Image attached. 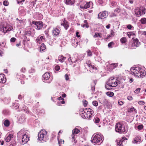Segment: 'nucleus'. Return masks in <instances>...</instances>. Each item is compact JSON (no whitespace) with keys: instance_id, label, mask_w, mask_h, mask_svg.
Masks as SVG:
<instances>
[{"instance_id":"f257e3e1","label":"nucleus","mask_w":146,"mask_h":146,"mask_svg":"<svg viewBox=\"0 0 146 146\" xmlns=\"http://www.w3.org/2000/svg\"><path fill=\"white\" fill-rule=\"evenodd\" d=\"M131 74L138 78H143L146 74L144 68L133 67L131 69Z\"/></svg>"},{"instance_id":"f03ea898","label":"nucleus","mask_w":146,"mask_h":146,"mask_svg":"<svg viewBox=\"0 0 146 146\" xmlns=\"http://www.w3.org/2000/svg\"><path fill=\"white\" fill-rule=\"evenodd\" d=\"M80 111L82 112L80 113L81 117L82 118L88 119L92 117V115L94 113L93 110L90 108L80 109Z\"/></svg>"},{"instance_id":"7ed1b4c3","label":"nucleus","mask_w":146,"mask_h":146,"mask_svg":"<svg viewBox=\"0 0 146 146\" xmlns=\"http://www.w3.org/2000/svg\"><path fill=\"white\" fill-rule=\"evenodd\" d=\"M38 137L40 141L43 140L46 141L48 139L47 131L44 129L41 130L38 134Z\"/></svg>"},{"instance_id":"20e7f679","label":"nucleus","mask_w":146,"mask_h":146,"mask_svg":"<svg viewBox=\"0 0 146 146\" xmlns=\"http://www.w3.org/2000/svg\"><path fill=\"white\" fill-rule=\"evenodd\" d=\"M103 135L99 134H94L92 137L91 141L93 143H98L102 142Z\"/></svg>"},{"instance_id":"39448f33","label":"nucleus","mask_w":146,"mask_h":146,"mask_svg":"<svg viewBox=\"0 0 146 146\" xmlns=\"http://www.w3.org/2000/svg\"><path fill=\"white\" fill-rule=\"evenodd\" d=\"M115 130L117 132L120 133H123L125 131L124 125L119 123L116 124Z\"/></svg>"},{"instance_id":"423d86ee","label":"nucleus","mask_w":146,"mask_h":146,"mask_svg":"<svg viewBox=\"0 0 146 146\" xmlns=\"http://www.w3.org/2000/svg\"><path fill=\"white\" fill-rule=\"evenodd\" d=\"M79 127L77 126L75 129L72 130V142H74V143H76V141L75 140L76 138V135L80 132Z\"/></svg>"},{"instance_id":"0eeeda50","label":"nucleus","mask_w":146,"mask_h":146,"mask_svg":"<svg viewBox=\"0 0 146 146\" xmlns=\"http://www.w3.org/2000/svg\"><path fill=\"white\" fill-rule=\"evenodd\" d=\"M145 8L143 7L137 8L135 10V14L137 17H139L145 13Z\"/></svg>"},{"instance_id":"6e6552de","label":"nucleus","mask_w":146,"mask_h":146,"mask_svg":"<svg viewBox=\"0 0 146 146\" xmlns=\"http://www.w3.org/2000/svg\"><path fill=\"white\" fill-rule=\"evenodd\" d=\"M49 79L47 82L48 83H50L52 81V78L50 77V73L48 72H46L42 76V80L44 82H45L46 81Z\"/></svg>"},{"instance_id":"1a4fd4ad","label":"nucleus","mask_w":146,"mask_h":146,"mask_svg":"<svg viewBox=\"0 0 146 146\" xmlns=\"http://www.w3.org/2000/svg\"><path fill=\"white\" fill-rule=\"evenodd\" d=\"M109 83L111 85V86L113 87L116 86L119 82L118 80H117L114 78L111 77L108 80Z\"/></svg>"},{"instance_id":"9d476101","label":"nucleus","mask_w":146,"mask_h":146,"mask_svg":"<svg viewBox=\"0 0 146 146\" xmlns=\"http://www.w3.org/2000/svg\"><path fill=\"white\" fill-rule=\"evenodd\" d=\"M127 139L125 137H124L121 139H118L116 141L117 146H123L125 144V140H126Z\"/></svg>"},{"instance_id":"9b49d317","label":"nucleus","mask_w":146,"mask_h":146,"mask_svg":"<svg viewBox=\"0 0 146 146\" xmlns=\"http://www.w3.org/2000/svg\"><path fill=\"white\" fill-rule=\"evenodd\" d=\"M32 23L36 26L37 30H40L43 27V23L41 21H33Z\"/></svg>"},{"instance_id":"f8f14e48","label":"nucleus","mask_w":146,"mask_h":146,"mask_svg":"<svg viewBox=\"0 0 146 146\" xmlns=\"http://www.w3.org/2000/svg\"><path fill=\"white\" fill-rule=\"evenodd\" d=\"M11 27L9 25L7 26H2L0 27V31L4 33H6L8 31L11 30Z\"/></svg>"},{"instance_id":"ddd939ff","label":"nucleus","mask_w":146,"mask_h":146,"mask_svg":"<svg viewBox=\"0 0 146 146\" xmlns=\"http://www.w3.org/2000/svg\"><path fill=\"white\" fill-rule=\"evenodd\" d=\"M140 44V43L137 38H134L133 40V43L131 45V48H135L138 47Z\"/></svg>"},{"instance_id":"4468645a","label":"nucleus","mask_w":146,"mask_h":146,"mask_svg":"<svg viewBox=\"0 0 146 146\" xmlns=\"http://www.w3.org/2000/svg\"><path fill=\"white\" fill-rule=\"evenodd\" d=\"M108 12L106 11H103L100 13L98 14V18L101 19H104L106 18L108 16Z\"/></svg>"},{"instance_id":"2eb2a0df","label":"nucleus","mask_w":146,"mask_h":146,"mask_svg":"<svg viewBox=\"0 0 146 146\" xmlns=\"http://www.w3.org/2000/svg\"><path fill=\"white\" fill-rule=\"evenodd\" d=\"M29 140V138L27 135L26 134L24 135H23L22 142L21 143L23 145H24L27 143Z\"/></svg>"},{"instance_id":"dca6fc26","label":"nucleus","mask_w":146,"mask_h":146,"mask_svg":"<svg viewBox=\"0 0 146 146\" xmlns=\"http://www.w3.org/2000/svg\"><path fill=\"white\" fill-rule=\"evenodd\" d=\"M92 4V3L91 2H86L84 5H80V8L81 9H86L89 8L90 7V5H91Z\"/></svg>"},{"instance_id":"f3484780","label":"nucleus","mask_w":146,"mask_h":146,"mask_svg":"<svg viewBox=\"0 0 146 146\" xmlns=\"http://www.w3.org/2000/svg\"><path fill=\"white\" fill-rule=\"evenodd\" d=\"M85 66L86 67L87 66L90 69H95L96 68L95 67L94 65L92 64L91 62L89 61H86V65H85Z\"/></svg>"},{"instance_id":"a211bd4d","label":"nucleus","mask_w":146,"mask_h":146,"mask_svg":"<svg viewBox=\"0 0 146 146\" xmlns=\"http://www.w3.org/2000/svg\"><path fill=\"white\" fill-rule=\"evenodd\" d=\"M44 40V37L42 36H39L36 39V42L40 44Z\"/></svg>"},{"instance_id":"6ab92c4d","label":"nucleus","mask_w":146,"mask_h":146,"mask_svg":"<svg viewBox=\"0 0 146 146\" xmlns=\"http://www.w3.org/2000/svg\"><path fill=\"white\" fill-rule=\"evenodd\" d=\"M6 82V79L5 75L1 74H0V83H5Z\"/></svg>"},{"instance_id":"aec40b11","label":"nucleus","mask_w":146,"mask_h":146,"mask_svg":"<svg viewBox=\"0 0 146 146\" xmlns=\"http://www.w3.org/2000/svg\"><path fill=\"white\" fill-rule=\"evenodd\" d=\"M25 115H22L19 118L18 121V122L19 123H23L25 120Z\"/></svg>"},{"instance_id":"412c9836","label":"nucleus","mask_w":146,"mask_h":146,"mask_svg":"<svg viewBox=\"0 0 146 146\" xmlns=\"http://www.w3.org/2000/svg\"><path fill=\"white\" fill-rule=\"evenodd\" d=\"M60 31L58 29H55L52 31L53 35L54 36H57L60 33Z\"/></svg>"},{"instance_id":"4be33fe9","label":"nucleus","mask_w":146,"mask_h":146,"mask_svg":"<svg viewBox=\"0 0 146 146\" xmlns=\"http://www.w3.org/2000/svg\"><path fill=\"white\" fill-rule=\"evenodd\" d=\"M61 25L63 26L66 30L67 29L69 26L68 22L66 21H64Z\"/></svg>"},{"instance_id":"5701e85b","label":"nucleus","mask_w":146,"mask_h":146,"mask_svg":"<svg viewBox=\"0 0 146 146\" xmlns=\"http://www.w3.org/2000/svg\"><path fill=\"white\" fill-rule=\"evenodd\" d=\"M141 139V138L140 137H135L133 141V143H137L138 142H139Z\"/></svg>"},{"instance_id":"b1692460","label":"nucleus","mask_w":146,"mask_h":146,"mask_svg":"<svg viewBox=\"0 0 146 146\" xmlns=\"http://www.w3.org/2000/svg\"><path fill=\"white\" fill-rule=\"evenodd\" d=\"M66 57H64L62 55H61L58 57V60L60 62H63L66 60Z\"/></svg>"},{"instance_id":"393cba45","label":"nucleus","mask_w":146,"mask_h":146,"mask_svg":"<svg viewBox=\"0 0 146 146\" xmlns=\"http://www.w3.org/2000/svg\"><path fill=\"white\" fill-rule=\"evenodd\" d=\"M110 84L109 83V82L108 81L105 85V88L107 90H109L112 89V88L113 87V86H111Z\"/></svg>"},{"instance_id":"a878e982","label":"nucleus","mask_w":146,"mask_h":146,"mask_svg":"<svg viewBox=\"0 0 146 146\" xmlns=\"http://www.w3.org/2000/svg\"><path fill=\"white\" fill-rule=\"evenodd\" d=\"M75 0H66V4L72 5L74 3Z\"/></svg>"},{"instance_id":"bb28decb","label":"nucleus","mask_w":146,"mask_h":146,"mask_svg":"<svg viewBox=\"0 0 146 146\" xmlns=\"http://www.w3.org/2000/svg\"><path fill=\"white\" fill-rule=\"evenodd\" d=\"M13 135L11 134H10L5 138V140L7 142H9L10 141L11 138H13Z\"/></svg>"},{"instance_id":"cd10ccee","label":"nucleus","mask_w":146,"mask_h":146,"mask_svg":"<svg viewBox=\"0 0 146 146\" xmlns=\"http://www.w3.org/2000/svg\"><path fill=\"white\" fill-rule=\"evenodd\" d=\"M46 46L43 43L42 44L40 48V51H43L46 49Z\"/></svg>"},{"instance_id":"c85d7f7f","label":"nucleus","mask_w":146,"mask_h":146,"mask_svg":"<svg viewBox=\"0 0 146 146\" xmlns=\"http://www.w3.org/2000/svg\"><path fill=\"white\" fill-rule=\"evenodd\" d=\"M68 60L69 61L70 60L72 63H75L77 61V60L75 58H71V57L70 56L69 57V58H68Z\"/></svg>"},{"instance_id":"c756f323","label":"nucleus","mask_w":146,"mask_h":146,"mask_svg":"<svg viewBox=\"0 0 146 146\" xmlns=\"http://www.w3.org/2000/svg\"><path fill=\"white\" fill-rule=\"evenodd\" d=\"M4 125L6 127H8L10 124V122L9 120H6L4 122Z\"/></svg>"},{"instance_id":"7c9ffc66","label":"nucleus","mask_w":146,"mask_h":146,"mask_svg":"<svg viewBox=\"0 0 146 146\" xmlns=\"http://www.w3.org/2000/svg\"><path fill=\"white\" fill-rule=\"evenodd\" d=\"M141 23L142 24H146V18H143L140 20Z\"/></svg>"},{"instance_id":"2f4dec72","label":"nucleus","mask_w":146,"mask_h":146,"mask_svg":"<svg viewBox=\"0 0 146 146\" xmlns=\"http://www.w3.org/2000/svg\"><path fill=\"white\" fill-rule=\"evenodd\" d=\"M127 35L129 38H130L131 36L135 35V33L132 32H128Z\"/></svg>"},{"instance_id":"473e14b6","label":"nucleus","mask_w":146,"mask_h":146,"mask_svg":"<svg viewBox=\"0 0 146 146\" xmlns=\"http://www.w3.org/2000/svg\"><path fill=\"white\" fill-rule=\"evenodd\" d=\"M106 95L110 97H112L114 95V93L111 92H108L106 93Z\"/></svg>"},{"instance_id":"72a5a7b5","label":"nucleus","mask_w":146,"mask_h":146,"mask_svg":"<svg viewBox=\"0 0 146 146\" xmlns=\"http://www.w3.org/2000/svg\"><path fill=\"white\" fill-rule=\"evenodd\" d=\"M94 122L96 123H99L100 121V119L98 117H96L94 119Z\"/></svg>"},{"instance_id":"f704fd0d","label":"nucleus","mask_w":146,"mask_h":146,"mask_svg":"<svg viewBox=\"0 0 146 146\" xmlns=\"http://www.w3.org/2000/svg\"><path fill=\"white\" fill-rule=\"evenodd\" d=\"M58 143L59 144V146H60V144H64V141L63 140H62L61 139H60L59 138H58Z\"/></svg>"},{"instance_id":"c9c22d12","label":"nucleus","mask_w":146,"mask_h":146,"mask_svg":"<svg viewBox=\"0 0 146 146\" xmlns=\"http://www.w3.org/2000/svg\"><path fill=\"white\" fill-rule=\"evenodd\" d=\"M100 33H96L93 36V37L94 38H96L98 37H99L100 38H101L102 36L100 35Z\"/></svg>"},{"instance_id":"e433bc0d","label":"nucleus","mask_w":146,"mask_h":146,"mask_svg":"<svg viewBox=\"0 0 146 146\" xmlns=\"http://www.w3.org/2000/svg\"><path fill=\"white\" fill-rule=\"evenodd\" d=\"M127 39L125 37H123L120 39L121 42L122 43H125L126 42Z\"/></svg>"},{"instance_id":"4c0bfd02","label":"nucleus","mask_w":146,"mask_h":146,"mask_svg":"<svg viewBox=\"0 0 146 146\" xmlns=\"http://www.w3.org/2000/svg\"><path fill=\"white\" fill-rule=\"evenodd\" d=\"M87 55L89 56H91L92 55V53L89 50H88L86 51Z\"/></svg>"},{"instance_id":"58836bf2","label":"nucleus","mask_w":146,"mask_h":146,"mask_svg":"<svg viewBox=\"0 0 146 146\" xmlns=\"http://www.w3.org/2000/svg\"><path fill=\"white\" fill-rule=\"evenodd\" d=\"M9 111L7 110H4L2 111V113L4 115H7L8 114Z\"/></svg>"},{"instance_id":"ea45409f","label":"nucleus","mask_w":146,"mask_h":146,"mask_svg":"<svg viewBox=\"0 0 146 146\" xmlns=\"http://www.w3.org/2000/svg\"><path fill=\"white\" fill-rule=\"evenodd\" d=\"M58 99L59 100H62V101L60 102L61 104H64L65 103V102L64 100L61 97H59L58 98Z\"/></svg>"},{"instance_id":"a19ab883","label":"nucleus","mask_w":146,"mask_h":146,"mask_svg":"<svg viewBox=\"0 0 146 146\" xmlns=\"http://www.w3.org/2000/svg\"><path fill=\"white\" fill-rule=\"evenodd\" d=\"M25 34L27 35L30 36L31 35V32L30 31H26Z\"/></svg>"},{"instance_id":"79ce46f5","label":"nucleus","mask_w":146,"mask_h":146,"mask_svg":"<svg viewBox=\"0 0 146 146\" xmlns=\"http://www.w3.org/2000/svg\"><path fill=\"white\" fill-rule=\"evenodd\" d=\"M110 66L111 67H113L112 68L113 69L117 66V63L112 64Z\"/></svg>"},{"instance_id":"37998d69","label":"nucleus","mask_w":146,"mask_h":146,"mask_svg":"<svg viewBox=\"0 0 146 146\" xmlns=\"http://www.w3.org/2000/svg\"><path fill=\"white\" fill-rule=\"evenodd\" d=\"M92 104L94 106H97L98 105V103L97 101H94L93 102Z\"/></svg>"},{"instance_id":"c03bdc74","label":"nucleus","mask_w":146,"mask_h":146,"mask_svg":"<svg viewBox=\"0 0 146 146\" xmlns=\"http://www.w3.org/2000/svg\"><path fill=\"white\" fill-rule=\"evenodd\" d=\"M113 45H114L113 42H111L108 44V46L109 48H111L112 46Z\"/></svg>"},{"instance_id":"a18cd8bd","label":"nucleus","mask_w":146,"mask_h":146,"mask_svg":"<svg viewBox=\"0 0 146 146\" xmlns=\"http://www.w3.org/2000/svg\"><path fill=\"white\" fill-rule=\"evenodd\" d=\"M24 1V0H17V2L18 4H22L23 2Z\"/></svg>"},{"instance_id":"49530a36","label":"nucleus","mask_w":146,"mask_h":146,"mask_svg":"<svg viewBox=\"0 0 146 146\" xmlns=\"http://www.w3.org/2000/svg\"><path fill=\"white\" fill-rule=\"evenodd\" d=\"M36 0H33L32 1L31 3V5L33 6H34L35 5L36 3Z\"/></svg>"},{"instance_id":"de8ad7c7","label":"nucleus","mask_w":146,"mask_h":146,"mask_svg":"<svg viewBox=\"0 0 146 146\" xmlns=\"http://www.w3.org/2000/svg\"><path fill=\"white\" fill-rule=\"evenodd\" d=\"M3 5L5 6H7L8 5L9 2L7 1H4L3 2Z\"/></svg>"},{"instance_id":"09e8293b","label":"nucleus","mask_w":146,"mask_h":146,"mask_svg":"<svg viewBox=\"0 0 146 146\" xmlns=\"http://www.w3.org/2000/svg\"><path fill=\"white\" fill-rule=\"evenodd\" d=\"M140 88H137L134 91V92L135 93L138 94L140 92Z\"/></svg>"},{"instance_id":"8fccbe9b","label":"nucleus","mask_w":146,"mask_h":146,"mask_svg":"<svg viewBox=\"0 0 146 146\" xmlns=\"http://www.w3.org/2000/svg\"><path fill=\"white\" fill-rule=\"evenodd\" d=\"M83 102L84 106H87L88 104L87 102L85 100H83Z\"/></svg>"},{"instance_id":"3c124183","label":"nucleus","mask_w":146,"mask_h":146,"mask_svg":"<svg viewBox=\"0 0 146 146\" xmlns=\"http://www.w3.org/2000/svg\"><path fill=\"white\" fill-rule=\"evenodd\" d=\"M127 28L130 30L132 28H133V27L131 25H128L127 26Z\"/></svg>"},{"instance_id":"603ef678","label":"nucleus","mask_w":146,"mask_h":146,"mask_svg":"<svg viewBox=\"0 0 146 146\" xmlns=\"http://www.w3.org/2000/svg\"><path fill=\"white\" fill-rule=\"evenodd\" d=\"M143 125H140L138 126L137 128L138 129L140 130L142 129L143 128Z\"/></svg>"},{"instance_id":"864d4df0","label":"nucleus","mask_w":146,"mask_h":146,"mask_svg":"<svg viewBox=\"0 0 146 146\" xmlns=\"http://www.w3.org/2000/svg\"><path fill=\"white\" fill-rule=\"evenodd\" d=\"M55 69L56 70L58 71L60 69V67L59 66H56L55 67Z\"/></svg>"},{"instance_id":"5fc2aeb1","label":"nucleus","mask_w":146,"mask_h":146,"mask_svg":"<svg viewBox=\"0 0 146 146\" xmlns=\"http://www.w3.org/2000/svg\"><path fill=\"white\" fill-rule=\"evenodd\" d=\"M138 103L140 105H143L145 103L143 101H140L138 102Z\"/></svg>"},{"instance_id":"6e6d98bb","label":"nucleus","mask_w":146,"mask_h":146,"mask_svg":"<svg viewBox=\"0 0 146 146\" xmlns=\"http://www.w3.org/2000/svg\"><path fill=\"white\" fill-rule=\"evenodd\" d=\"M127 99L129 100H132L133 99V98L131 96H128L127 97Z\"/></svg>"},{"instance_id":"4d7b16f0","label":"nucleus","mask_w":146,"mask_h":146,"mask_svg":"<svg viewBox=\"0 0 146 146\" xmlns=\"http://www.w3.org/2000/svg\"><path fill=\"white\" fill-rule=\"evenodd\" d=\"M16 38H15L13 37L10 40V41L12 42H14L15 41Z\"/></svg>"},{"instance_id":"13d9d810","label":"nucleus","mask_w":146,"mask_h":146,"mask_svg":"<svg viewBox=\"0 0 146 146\" xmlns=\"http://www.w3.org/2000/svg\"><path fill=\"white\" fill-rule=\"evenodd\" d=\"M118 104H119L120 106H121L123 104V102L122 101L120 100H119L118 101Z\"/></svg>"},{"instance_id":"bf43d9fd","label":"nucleus","mask_w":146,"mask_h":146,"mask_svg":"<svg viewBox=\"0 0 146 146\" xmlns=\"http://www.w3.org/2000/svg\"><path fill=\"white\" fill-rule=\"evenodd\" d=\"M26 70V69L25 68H22L21 70V72L24 73L25 72Z\"/></svg>"},{"instance_id":"052dcab7","label":"nucleus","mask_w":146,"mask_h":146,"mask_svg":"<svg viewBox=\"0 0 146 146\" xmlns=\"http://www.w3.org/2000/svg\"><path fill=\"white\" fill-rule=\"evenodd\" d=\"M5 44L4 42H2L0 44V46L2 47H4L5 46Z\"/></svg>"},{"instance_id":"680f3d73","label":"nucleus","mask_w":146,"mask_h":146,"mask_svg":"<svg viewBox=\"0 0 146 146\" xmlns=\"http://www.w3.org/2000/svg\"><path fill=\"white\" fill-rule=\"evenodd\" d=\"M65 79L66 80H69V78L68 75L67 74H66L65 75Z\"/></svg>"},{"instance_id":"e2e57ef3","label":"nucleus","mask_w":146,"mask_h":146,"mask_svg":"<svg viewBox=\"0 0 146 146\" xmlns=\"http://www.w3.org/2000/svg\"><path fill=\"white\" fill-rule=\"evenodd\" d=\"M16 20H18L19 21V23L21 24H23V21L22 20H19L18 18L16 19Z\"/></svg>"},{"instance_id":"0e129e2a","label":"nucleus","mask_w":146,"mask_h":146,"mask_svg":"<svg viewBox=\"0 0 146 146\" xmlns=\"http://www.w3.org/2000/svg\"><path fill=\"white\" fill-rule=\"evenodd\" d=\"M75 42H76V45H73V43L72 44V45L73 46L75 47H76L77 46V45H78V41H76Z\"/></svg>"},{"instance_id":"69168bd1","label":"nucleus","mask_w":146,"mask_h":146,"mask_svg":"<svg viewBox=\"0 0 146 146\" xmlns=\"http://www.w3.org/2000/svg\"><path fill=\"white\" fill-rule=\"evenodd\" d=\"M98 3L100 4H102L103 3V2L102 0H98Z\"/></svg>"},{"instance_id":"338daca9","label":"nucleus","mask_w":146,"mask_h":146,"mask_svg":"<svg viewBox=\"0 0 146 146\" xmlns=\"http://www.w3.org/2000/svg\"><path fill=\"white\" fill-rule=\"evenodd\" d=\"M111 5L113 6L114 5H115L116 4V3H115V2L114 1H113L111 3Z\"/></svg>"},{"instance_id":"774afa93","label":"nucleus","mask_w":146,"mask_h":146,"mask_svg":"<svg viewBox=\"0 0 146 146\" xmlns=\"http://www.w3.org/2000/svg\"><path fill=\"white\" fill-rule=\"evenodd\" d=\"M110 24H108L106 26V28L107 29H109L110 28Z\"/></svg>"}]
</instances>
